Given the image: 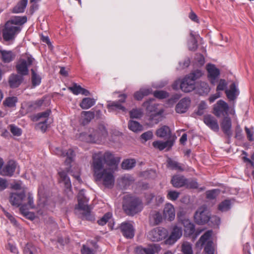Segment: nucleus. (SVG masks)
I'll return each instance as SVG.
<instances>
[{
  "label": "nucleus",
  "mask_w": 254,
  "mask_h": 254,
  "mask_svg": "<svg viewBox=\"0 0 254 254\" xmlns=\"http://www.w3.org/2000/svg\"><path fill=\"white\" fill-rule=\"evenodd\" d=\"M92 167L97 181L101 183L106 188H112L114 186L115 181L114 174L118 169L102 167L101 162L98 161Z\"/></svg>",
  "instance_id": "1"
},
{
  "label": "nucleus",
  "mask_w": 254,
  "mask_h": 254,
  "mask_svg": "<svg viewBox=\"0 0 254 254\" xmlns=\"http://www.w3.org/2000/svg\"><path fill=\"white\" fill-rule=\"evenodd\" d=\"M93 162L92 165H94L96 161L101 162L102 167H105V164L107 166L106 168L118 169V164L120 161L119 157H115L114 155L109 151L103 153L101 152L94 153L92 156Z\"/></svg>",
  "instance_id": "2"
},
{
  "label": "nucleus",
  "mask_w": 254,
  "mask_h": 254,
  "mask_svg": "<svg viewBox=\"0 0 254 254\" xmlns=\"http://www.w3.org/2000/svg\"><path fill=\"white\" fill-rule=\"evenodd\" d=\"M123 208L128 215H133L140 212L142 208L141 200L137 197L130 194L124 196L123 202Z\"/></svg>",
  "instance_id": "3"
},
{
  "label": "nucleus",
  "mask_w": 254,
  "mask_h": 254,
  "mask_svg": "<svg viewBox=\"0 0 254 254\" xmlns=\"http://www.w3.org/2000/svg\"><path fill=\"white\" fill-rule=\"evenodd\" d=\"M212 234V230H208L199 239V241L196 244V247L202 249L204 246V252L205 254H214V248L213 247V242L211 240Z\"/></svg>",
  "instance_id": "4"
},
{
  "label": "nucleus",
  "mask_w": 254,
  "mask_h": 254,
  "mask_svg": "<svg viewBox=\"0 0 254 254\" xmlns=\"http://www.w3.org/2000/svg\"><path fill=\"white\" fill-rule=\"evenodd\" d=\"M20 30L19 27L13 25L11 22H7L2 32L3 39L5 41L14 40Z\"/></svg>",
  "instance_id": "5"
},
{
  "label": "nucleus",
  "mask_w": 254,
  "mask_h": 254,
  "mask_svg": "<svg viewBox=\"0 0 254 254\" xmlns=\"http://www.w3.org/2000/svg\"><path fill=\"white\" fill-rule=\"evenodd\" d=\"M119 99L118 101H110L107 104V108L109 112L122 111L126 112L127 109L123 105L125 103L127 95L125 94H121L119 96Z\"/></svg>",
  "instance_id": "6"
},
{
  "label": "nucleus",
  "mask_w": 254,
  "mask_h": 254,
  "mask_svg": "<svg viewBox=\"0 0 254 254\" xmlns=\"http://www.w3.org/2000/svg\"><path fill=\"white\" fill-rule=\"evenodd\" d=\"M194 218L195 222L198 224L201 225L207 223L210 220V216L206 207H200L196 211Z\"/></svg>",
  "instance_id": "7"
},
{
  "label": "nucleus",
  "mask_w": 254,
  "mask_h": 254,
  "mask_svg": "<svg viewBox=\"0 0 254 254\" xmlns=\"http://www.w3.org/2000/svg\"><path fill=\"white\" fill-rule=\"evenodd\" d=\"M167 235L166 229L161 227H157L150 231L148 237L152 241L158 242L165 239Z\"/></svg>",
  "instance_id": "8"
},
{
  "label": "nucleus",
  "mask_w": 254,
  "mask_h": 254,
  "mask_svg": "<svg viewBox=\"0 0 254 254\" xmlns=\"http://www.w3.org/2000/svg\"><path fill=\"white\" fill-rule=\"evenodd\" d=\"M34 59L31 56L28 57L27 60L23 59L20 60L16 66V68L17 72L20 75H26L28 73V66L32 64Z\"/></svg>",
  "instance_id": "9"
},
{
  "label": "nucleus",
  "mask_w": 254,
  "mask_h": 254,
  "mask_svg": "<svg viewBox=\"0 0 254 254\" xmlns=\"http://www.w3.org/2000/svg\"><path fill=\"white\" fill-rule=\"evenodd\" d=\"M52 150L54 154L58 156L66 157L65 163L67 165H69L73 161L75 156V153L72 149H69L66 152H64L60 148L54 147L52 148Z\"/></svg>",
  "instance_id": "10"
},
{
  "label": "nucleus",
  "mask_w": 254,
  "mask_h": 254,
  "mask_svg": "<svg viewBox=\"0 0 254 254\" xmlns=\"http://www.w3.org/2000/svg\"><path fill=\"white\" fill-rule=\"evenodd\" d=\"M228 109V104L223 100H220L214 105L213 113L216 116L220 117L227 115Z\"/></svg>",
  "instance_id": "11"
},
{
  "label": "nucleus",
  "mask_w": 254,
  "mask_h": 254,
  "mask_svg": "<svg viewBox=\"0 0 254 254\" xmlns=\"http://www.w3.org/2000/svg\"><path fill=\"white\" fill-rule=\"evenodd\" d=\"M26 197L25 192L22 191L20 193L12 192L9 196V202L13 206L18 207L22 205L23 200Z\"/></svg>",
  "instance_id": "12"
},
{
  "label": "nucleus",
  "mask_w": 254,
  "mask_h": 254,
  "mask_svg": "<svg viewBox=\"0 0 254 254\" xmlns=\"http://www.w3.org/2000/svg\"><path fill=\"white\" fill-rule=\"evenodd\" d=\"M182 236V230L181 228L175 226L168 239L165 241L167 245H172L175 244Z\"/></svg>",
  "instance_id": "13"
},
{
  "label": "nucleus",
  "mask_w": 254,
  "mask_h": 254,
  "mask_svg": "<svg viewBox=\"0 0 254 254\" xmlns=\"http://www.w3.org/2000/svg\"><path fill=\"white\" fill-rule=\"evenodd\" d=\"M206 69L208 72V77L212 84H215L220 74V71L215 65L208 64Z\"/></svg>",
  "instance_id": "14"
},
{
  "label": "nucleus",
  "mask_w": 254,
  "mask_h": 254,
  "mask_svg": "<svg viewBox=\"0 0 254 254\" xmlns=\"http://www.w3.org/2000/svg\"><path fill=\"white\" fill-rule=\"evenodd\" d=\"M180 88L184 92H190L195 88V83L193 79H191L186 76L181 82Z\"/></svg>",
  "instance_id": "15"
},
{
  "label": "nucleus",
  "mask_w": 254,
  "mask_h": 254,
  "mask_svg": "<svg viewBox=\"0 0 254 254\" xmlns=\"http://www.w3.org/2000/svg\"><path fill=\"white\" fill-rule=\"evenodd\" d=\"M120 229L123 235L126 238L131 239L133 237L134 235V230L132 225L130 223H122L121 225Z\"/></svg>",
  "instance_id": "16"
},
{
  "label": "nucleus",
  "mask_w": 254,
  "mask_h": 254,
  "mask_svg": "<svg viewBox=\"0 0 254 254\" xmlns=\"http://www.w3.org/2000/svg\"><path fill=\"white\" fill-rule=\"evenodd\" d=\"M16 167V163L13 160L9 161L0 171V174L11 177L13 175Z\"/></svg>",
  "instance_id": "17"
},
{
  "label": "nucleus",
  "mask_w": 254,
  "mask_h": 254,
  "mask_svg": "<svg viewBox=\"0 0 254 254\" xmlns=\"http://www.w3.org/2000/svg\"><path fill=\"white\" fill-rule=\"evenodd\" d=\"M225 93L230 101L235 100L240 93L238 85L234 82L232 83L229 88L225 90Z\"/></svg>",
  "instance_id": "18"
},
{
  "label": "nucleus",
  "mask_w": 254,
  "mask_h": 254,
  "mask_svg": "<svg viewBox=\"0 0 254 254\" xmlns=\"http://www.w3.org/2000/svg\"><path fill=\"white\" fill-rule=\"evenodd\" d=\"M107 134L105 129H103L102 132L96 130L93 134L88 135L89 138L87 139V141L99 143L104 139Z\"/></svg>",
  "instance_id": "19"
},
{
  "label": "nucleus",
  "mask_w": 254,
  "mask_h": 254,
  "mask_svg": "<svg viewBox=\"0 0 254 254\" xmlns=\"http://www.w3.org/2000/svg\"><path fill=\"white\" fill-rule=\"evenodd\" d=\"M159 247L157 245H150L146 248L142 246L136 247L135 250V254H154L157 252Z\"/></svg>",
  "instance_id": "20"
},
{
  "label": "nucleus",
  "mask_w": 254,
  "mask_h": 254,
  "mask_svg": "<svg viewBox=\"0 0 254 254\" xmlns=\"http://www.w3.org/2000/svg\"><path fill=\"white\" fill-rule=\"evenodd\" d=\"M203 122L205 124L212 130L218 132L219 130V125L216 119L211 115H206L204 117Z\"/></svg>",
  "instance_id": "21"
},
{
  "label": "nucleus",
  "mask_w": 254,
  "mask_h": 254,
  "mask_svg": "<svg viewBox=\"0 0 254 254\" xmlns=\"http://www.w3.org/2000/svg\"><path fill=\"white\" fill-rule=\"evenodd\" d=\"M190 104V100L189 98H184L181 99L176 106V111L179 114L186 112Z\"/></svg>",
  "instance_id": "22"
},
{
  "label": "nucleus",
  "mask_w": 254,
  "mask_h": 254,
  "mask_svg": "<svg viewBox=\"0 0 254 254\" xmlns=\"http://www.w3.org/2000/svg\"><path fill=\"white\" fill-rule=\"evenodd\" d=\"M59 175V182L64 184L66 191L71 192V184L69 178L67 176V172L65 171H61L58 172Z\"/></svg>",
  "instance_id": "23"
},
{
  "label": "nucleus",
  "mask_w": 254,
  "mask_h": 254,
  "mask_svg": "<svg viewBox=\"0 0 254 254\" xmlns=\"http://www.w3.org/2000/svg\"><path fill=\"white\" fill-rule=\"evenodd\" d=\"M221 128L224 133L228 137H231L232 132L231 131L232 123L231 120L229 117H225L221 123Z\"/></svg>",
  "instance_id": "24"
},
{
  "label": "nucleus",
  "mask_w": 254,
  "mask_h": 254,
  "mask_svg": "<svg viewBox=\"0 0 254 254\" xmlns=\"http://www.w3.org/2000/svg\"><path fill=\"white\" fill-rule=\"evenodd\" d=\"M1 60L5 63H9L14 60L15 57V54L11 51L0 50Z\"/></svg>",
  "instance_id": "25"
},
{
  "label": "nucleus",
  "mask_w": 254,
  "mask_h": 254,
  "mask_svg": "<svg viewBox=\"0 0 254 254\" xmlns=\"http://www.w3.org/2000/svg\"><path fill=\"white\" fill-rule=\"evenodd\" d=\"M164 215L166 218L170 221L174 220L175 217V211L174 206L171 203L166 204L164 209Z\"/></svg>",
  "instance_id": "26"
},
{
  "label": "nucleus",
  "mask_w": 254,
  "mask_h": 254,
  "mask_svg": "<svg viewBox=\"0 0 254 254\" xmlns=\"http://www.w3.org/2000/svg\"><path fill=\"white\" fill-rule=\"evenodd\" d=\"M23 79L22 76L12 74L9 77L8 83L9 86L11 88L17 87L20 85Z\"/></svg>",
  "instance_id": "27"
},
{
  "label": "nucleus",
  "mask_w": 254,
  "mask_h": 254,
  "mask_svg": "<svg viewBox=\"0 0 254 254\" xmlns=\"http://www.w3.org/2000/svg\"><path fill=\"white\" fill-rule=\"evenodd\" d=\"M200 95H206L210 92V88L207 83L201 81L198 83L195 88Z\"/></svg>",
  "instance_id": "28"
},
{
  "label": "nucleus",
  "mask_w": 254,
  "mask_h": 254,
  "mask_svg": "<svg viewBox=\"0 0 254 254\" xmlns=\"http://www.w3.org/2000/svg\"><path fill=\"white\" fill-rule=\"evenodd\" d=\"M171 182L175 188L182 187L187 184V180L183 176L176 175L173 177Z\"/></svg>",
  "instance_id": "29"
},
{
  "label": "nucleus",
  "mask_w": 254,
  "mask_h": 254,
  "mask_svg": "<svg viewBox=\"0 0 254 254\" xmlns=\"http://www.w3.org/2000/svg\"><path fill=\"white\" fill-rule=\"evenodd\" d=\"M182 223L184 226V231L186 235L190 236L194 233V225L189 219H184L182 220Z\"/></svg>",
  "instance_id": "30"
},
{
  "label": "nucleus",
  "mask_w": 254,
  "mask_h": 254,
  "mask_svg": "<svg viewBox=\"0 0 254 254\" xmlns=\"http://www.w3.org/2000/svg\"><path fill=\"white\" fill-rule=\"evenodd\" d=\"M68 89L71 91L74 95H77L79 94L88 96L90 94V92L86 89L81 87L80 85H78L76 83H73L72 86L69 87Z\"/></svg>",
  "instance_id": "31"
},
{
  "label": "nucleus",
  "mask_w": 254,
  "mask_h": 254,
  "mask_svg": "<svg viewBox=\"0 0 254 254\" xmlns=\"http://www.w3.org/2000/svg\"><path fill=\"white\" fill-rule=\"evenodd\" d=\"M162 220V215L159 212L154 211L151 212L149 216V223L152 226L159 224Z\"/></svg>",
  "instance_id": "32"
},
{
  "label": "nucleus",
  "mask_w": 254,
  "mask_h": 254,
  "mask_svg": "<svg viewBox=\"0 0 254 254\" xmlns=\"http://www.w3.org/2000/svg\"><path fill=\"white\" fill-rule=\"evenodd\" d=\"M76 208L81 211L80 213L82 215L81 217L82 219L90 221L94 219L93 216L91 213L90 210L87 204H85V207L84 208L81 207H77Z\"/></svg>",
  "instance_id": "33"
},
{
  "label": "nucleus",
  "mask_w": 254,
  "mask_h": 254,
  "mask_svg": "<svg viewBox=\"0 0 254 254\" xmlns=\"http://www.w3.org/2000/svg\"><path fill=\"white\" fill-rule=\"evenodd\" d=\"M190 38L188 43L189 49L190 51H195L198 47L196 38L199 37V35H195L192 31H191L190 32Z\"/></svg>",
  "instance_id": "34"
},
{
  "label": "nucleus",
  "mask_w": 254,
  "mask_h": 254,
  "mask_svg": "<svg viewBox=\"0 0 254 254\" xmlns=\"http://www.w3.org/2000/svg\"><path fill=\"white\" fill-rule=\"evenodd\" d=\"M173 140H168L163 142L161 141H155L153 142V146L160 150H162L166 147L171 148L173 145Z\"/></svg>",
  "instance_id": "35"
},
{
  "label": "nucleus",
  "mask_w": 254,
  "mask_h": 254,
  "mask_svg": "<svg viewBox=\"0 0 254 254\" xmlns=\"http://www.w3.org/2000/svg\"><path fill=\"white\" fill-rule=\"evenodd\" d=\"M156 134L158 137L167 138L170 136L171 130L169 127L164 126L156 130Z\"/></svg>",
  "instance_id": "36"
},
{
  "label": "nucleus",
  "mask_w": 254,
  "mask_h": 254,
  "mask_svg": "<svg viewBox=\"0 0 254 254\" xmlns=\"http://www.w3.org/2000/svg\"><path fill=\"white\" fill-rule=\"evenodd\" d=\"M94 113L91 111H83L81 113L82 124L85 125L88 124L94 118Z\"/></svg>",
  "instance_id": "37"
},
{
  "label": "nucleus",
  "mask_w": 254,
  "mask_h": 254,
  "mask_svg": "<svg viewBox=\"0 0 254 254\" xmlns=\"http://www.w3.org/2000/svg\"><path fill=\"white\" fill-rule=\"evenodd\" d=\"M154 100V99H150L143 104V106L146 108V110L151 114L158 112V111L156 110L158 105L153 103Z\"/></svg>",
  "instance_id": "38"
},
{
  "label": "nucleus",
  "mask_w": 254,
  "mask_h": 254,
  "mask_svg": "<svg viewBox=\"0 0 254 254\" xmlns=\"http://www.w3.org/2000/svg\"><path fill=\"white\" fill-rule=\"evenodd\" d=\"M151 92L152 90L150 88H141L134 93V97L137 100H140L144 96L149 95Z\"/></svg>",
  "instance_id": "39"
},
{
  "label": "nucleus",
  "mask_w": 254,
  "mask_h": 254,
  "mask_svg": "<svg viewBox=\"0 0 254 254\" xmlns=\"http://www.w3.org/2000/svg\"><path fill=\"white\" fill-rule=\"evenodd\" d=\"M128 128L135 132H137L143 130V127L138 122L130 120L128 123Z\"/></svg>",
  "instance_id": "40"
},
{
  "label": "nucleus",
  "mask_w": 254,
  "mask_h": 254,
  "mask_svg": "<svg viewBox=\"0 0 254 254\" xmlns=\"http://www.w3.org/2000/svg\"><path fill=\"white\" fill-rule=\"evenodd\" d=\"M77 199H78V205L77 207H81L84 208L85 207V204H87L88 201V199L84 195V190H81L78 194L77 195Z\"/></svg>",
  "instance_id": "41"
},
{
  "label": "nucleus",
  "mask_w": 254,
  "mask_h": 254,
  "mask_svg": "<svg viewBox=\"0 0 254 254\" xmlns=\"http://www.w3.org/2000/svg\"><path fill=\"white\" fill-rule=\"evenodd\" d=\"M95 104V100L90 98H85L83 99L80 104V107L83 109H88L91 108Z\"/></svg>",
  "instance_id": "42"
},
{
  "label": "nucleus",
  "mask_w": 254,
  "mask_h": 254,
  "mask_svg": "<svg viewBox=\"0 0 254 254\" xmlns=\"http://www.w3.org/2000/svg\"><path fill=\"white\" fill-rule=\"evenodd\" d=\"M28 0H21L17 5L13 8V12L14 13H22L24 12L26 7Z\"/></svg>",
  "instance_id": "43"
},
{
  "label": "nucleus",
  "mask_w": 254,
  "mask_h": 254,
  "mask_svg": "<svg viewBox=\"0 0 254 254\" xmlns=\"http://www.w3.org/2000/svg\"><path fill=\"white\" fill-rule=\"evenodd\" d=\"M232 204L231 200L226 199L219 204L218 208L221 212L228 211L231 209Z\"/></svg>",
  "instance_id": "44"
},
{
  "label": "nucleus",
  "mask_w": 254,
  "mask_h": 254,
  "mask_svg": "<svg viewBox=\"0 0 254 254\" xmlns=\"http://www.w3.org/2000/svg\"><path fill=\"white\" fill-rule=\"evenodd\" d=\"M136 161L134 159H126L122 162V167L125 170H129L134 167Z\"/></svg>",
  "instance_id": "45"
},
{
  "label": "nucleus",
  "mask_w": 254,
  "mask_h": 254,
  "mask_svg": "<svg viewBox=\"0 0 254 254\" xmlns=\"http://www.w3.org/2000/svg\"><path fill=\"white\" fill-rule=\"evenodd\" d=\"M17 98L15 96L8 97L6 98L3 102V104L5 106L8 107H14L17 102Z\"/></svg>",
  "instance_id": "46"
},
{
  "label": "nucleus",
  "mask_w": 254,
  "mask_h": 254,
  "mask_svg": "<svg viewBox=\"0 0 254 254\" xmlns=\"http://www.w3.org/2000/svg\"><path fill=\"white\" fill-rule=\"evenodd\" d=\"M163 113V110H160L156 113L151 114L149 118L150 120L154 122L155 124L158 123L161 120L162 114Z\"/></svg>",
  "instance_id": "47"
},
{
  "label": "nucleus",
  "mask_w": 254,
  "mask_h": 254,
  "mask_svg": "<svg viewBox=\"0 0 254 254\" xmlns=\"http://www.w3.org/2000/svg\"><path fill=\"white\" fill-rule=\"evenodd\" d=\"M182 251L184 254H193L192 245L188 242H184L182 244Z\"/></svg>",
  "instance_id": "48"
},
{
  "label": "nucleus",
  "mask_w": 254,
  "mask_h": 254,
  "mask_svg": "<svg viewBox=\"0 0 254 254\" xmlns=\"http://www.w3.org/2000/svg\"><path fill=\"white\" fill-rule=\"evenodd\" d=\"M31 81L32 85L34 86L39 85L41 82V78L40 76L33 69H31Z\"/></svg>",
  "instance_id": "49"
},
{
  "label": "nucleus",
  "mask_w": 254,
  "mask_h": 254,
  "mask_svg": "<svg viewBox=\"0 0 254 254\" xmlns=\"http://www.w3.org/2000/svg\"><path fill=\"white\" fill-rule=\"evenodd\" d=\"M27 21V17L26 16H15L10 21L8 22H11L13 25H22Z\"/></svg>",
  "instance_id": "50"
},
{
  "label": "nucleus",
  "mask_w": 254,
  "mask_h": 254,
  "mask_svg": "<svg viewBox=\"0 0 254 254\" xmlns=\"http://www.w3.org/2000/svg\"><path fill=\"white\" fill-rule=\"evenodd\" d=\"M27 196V203L26 204L24 203L21 206H25V208H27V209H33L35 207V205L34 204L32 194L29 192Z\"/></svg>",
  "instance_id": "51"
},
{
  "label": "nucleus",
  "mask_w": 254,
  "mask_h": 254,
  "mask_svg": "<svg viewBox=\"0 0 254 254\" xmlns=\"http://www.w3.org/2000/svg\"><path fill=\"white\" fill-rule=\"evenodd\" d=\"M10 131L14 136H19L22 134V130L14 125H10L8 126Z\"/></svg>",
  "instance_id": "52"
},
{
  "label": "nucleus",
  "mask_w": 254,
  "mask_h": 254,
  "mask_svg": "<svg viewBox=\"0 0 254 254\" xmlns=\"http://www.w3.org/2000/svg\"><path fill=\"white\" fill-rule=\"evenodd\" d=\"M168 164L169 166L172 169H176L180 171H183L184 170L181 164L176 161L169 160L168 162Z\"/></svg>",
  "instance_id": "53"
},
{
  "label": "nucleus",
  "mask_w": 254,
  "mask_h": 254,
  "mask_svg": "<svg viewBox=\"0 0 254 254\" xmlns=\"http://www.w3.org/2000/svg\"><path fill=\"white\" fill-rule=\"evenodd\" d=\"M28 210L25 208V206H21L20 207L21 212L25 216L30 220H33L35 218V215L34 213L29 212Z\"/></svg>",
  "instance_id": "54"
},
{
  "label": "nucleus",
  "mask_w": 254,
  "mask_h": 254,
  "mask_svg": "<svg viewBox=\"0 0 254 254\" xmlns=\"http://www.w3.org/2000/svg\"><path fill=\"white\" fill-rule=\"evenodd\" d=\"M51 113L50 110H47L44 112L38 113L35 116V121H39L40 119H43V121H47L48 117L49 116L50 114Z\"/></svg>",
  "instance_id": "55"
},
{
  "label": "nucleus",
  "mask_w": 254,
  "mask_h": 254,
  "mask_svg": "<svg viewBox=\"0 0 254 254\" xmlns=\"http://www.w3.org/2000/svg\"><path fill=\"white\" fill-rule=\"evenodd\" d=\"M131 118H139L142 115V111L140 109H133L129 112Z\"/></svg>",
  "instance_id": "56"
},
{
  "label": "nucleus",
  "mask_w": 254,
  "mask_h": 254,
  "mask_svg": "<svg viewBox=\"0 0 254 254\" xmlns=\"http://www.w3.org/2000/svg\"><path fill=\"white\" fill-rule=\"evenodd\" d=\"M202 75V71L200 70L197 69L192 71L187 76L191 78V79H193V81L195 83V81L198 78H200Z\"/></svg>",
  "instance_id": "57"
},
{
  "label": "nucleus",
  "mask_w": 254,
  "mask_h": 254,
  "mask_svg": "<svg viewBox=\"0 0 254 254\" xmlns=\"http://www.w3.org/2000/svg\"><path fill=\"white\" fill-rule=\"evenodd\" d=\"M112 214L110 212L106 213L98 221L99 225L103 226L107 223L108 220L112 217Z\"/></svg>",
  "instance_id": "58"
},
{
  "label": "nucleus",
  "mask_w": 254,
  "mask_h": 254,
  "mask_svg": "<svg viewBox=\"0 0 254 254\" xmlns=\"http://www.w3.org/2000/svg\"><path fill=\"white\" fill-rule=\"evenodd\" d=\"M25 254H37V251L34 246L31 244H27L24 249Z\"/></svg>",
  "instance_id": "59"
},
{
  "label": "nucleus",
  "mask_w": 254,
  "mask_h": 254,
  "mask_svg": "<svg viewBox=\"0 0 254 254\" xmlns=\"http://www.w3.org/2000/svg\"><path fill=\"white\" fill-rule=\"evenodd\" d=\"M207 108V105L205 101H202L198 106V110L196 112L198 115H202L204 114V110Z\"/></svg>",
  "instance_id": "60"
},
{
  "label": "nucleus",
  "mask_w": 254,
  "mask_h": 254,
  "mask_svg": "<svg viewBox=\"0 0 254 254\" xmlns=\"http://www.w3.org/2000/svg\"><path fill=\"white\" fill-rule=\"evenodd\" d=\"M219 192V190L216 189L207 191L206 192V197L210 199H214L218 195Z\"/></svg>",
  "instance_id": "61"
},
{
  "label": "nucleus",
  "mask_w": 254,
  "mask_h": 254,
  "mask_svg": "<svg viewBox=\"0 0 254 254\" xmlns=\"http://www.w3.org/2000/svg\"><path fill=\"white\" fill-rule=\"evenodd\" d=\"M180 193L174 190H170L168 191L167 198L169 199L174 201L176 200L179 196Z\"/></svg>",
  "instance_id": "62"
},
{
  "label": "nucleus",
  "mask_w": 254,
  "mask_h": 254,
  "mask_svg": "<svg viewBox=\"0 0 254 254\" xmlns=\"http://www.w3.org/2000/svg\"><path fill=\"white\" fill-rule=\"evenodd\" d=\"M154 97L159 99H164L168 97V93L164 91H157L153 93Z\"/></svg>",
  "instance_id": "63"
},
{
  "label": "nucleus",
  "mask_w": 254,
  "mask_h": 254,
  "mask_svg": "<svg viewBox=\"0 0 254 254\" xmlns=\"http://www.w3.org/2000/svg\"><path fill=\"white\" fill-rule=\"evenodd\" d=\"M81 252V254H95V251L86 245H83Z\"/></svg>",
  "instance_id": "64"
}]
</instances>
